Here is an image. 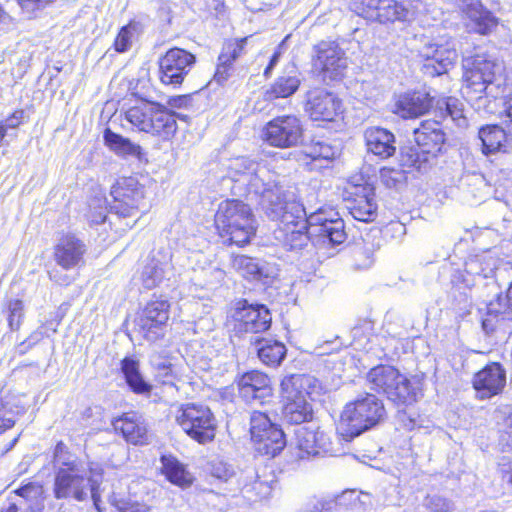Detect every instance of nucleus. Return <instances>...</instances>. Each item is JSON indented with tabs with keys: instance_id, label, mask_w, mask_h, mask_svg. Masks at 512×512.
<instances>
[{
	"instance_id": "nucleus-1",
	"label": "nucleus",
	"mask_w": 512,
	"mask_h": 512,
	"mask_svg": "<svg viewBox=\"0 0 512 512\" xmlns=\"http://www.w3.org/2000/svg\"><path fill=\"white\" fill-rule=\"evenodd\" d=\"M263 207L269 218L280 221L274 237L288 250H300L314 237L331 244H341L346 239L342 219L328 218L322 209L306 216L303 206L288 200L284 191L279 199L274 198Z\"/></svg>"
},
{
	"instance_id": "nucleus-2",
	"label": "nucleus",
	"mask_w": 512,
	"mask_h": 512,
	"mask_svg": "<svg viewBox=\"0 0 512 512\" xmlns=\"http://www.w3.org/2000/svg\"><path fill=\"white\" fill-rule=\"evenodd\" d=\"M462 69L463 93L470 99L475 96L478 108L484 98L497 99L504 93V66L497 59L487 55L464 57Z\"/></svg>"
},
{
	"instance_id": "nucleus-3",
	"label": "nucleus",
	"mask_w": 512,
	"mask_h": 512,
	"mask_svg": "<svg viewBox=\"0 0 512 512\" xmlns=\"http://www.w3.org/2000/svg\"><path fill=\"white\" fill-rule=\"evenodd\" d=\"M462 69L463 93L470 99L475 96L478 108L484 98L497 99L504 93V66L497 59L487 55L464 57Z\"/></svg>"
},
{
	"instance_id": "nucleus-4",
	"label": "nucleus",
	"mask_w": 512,
	"mask_h": 512,
	"mask_svg": "<svg viewBox=\"0 0 512 512\" xmlns=\"http://www.w3.org/2000/svg\"><path fill=\"white\" fill-rule=\"evenodd\" d=\"M102 468L93 464L89 468L72 462L60 468L55 477L54 493L57 499L73 497L78 501L87 498L88 491L96 503L99 499L98 487L102 482Z\"/></svg>"
},
{
	"instance_id": "nucleus-5",
	"label": "nucleus",
	"mask_w": 512,
	"mask_h": 512,
	"mask_svg": "<svg viewBox=\"0 0 512 512\" xmlns=\"http://www.w3.org/2000/svg\"><path fill=\"white\" fill-rule=\"evenodd\" d=\"M385 415L384 404L377 396L360 394L345 405L337 429L344 438L352 439L378 424Z\"/></svg>"
},
{
	"instance_id": "nucleus-6",
	"label": "nucleus",
	"mask_w": 512,
	"mask_h": 512,
	"mask_svg": "<svg viewBox=\"0 0 512 512\" xmlns=\"http://www.w3.org/2000/svg\"><path fill=\"white\" fill-rule=\"evenodd\" d=\"M228 174L232 180L245 183L251 192L260 195L263 206L272 203L274 198L279 199L283 192L278 186L277 175L274 172L265 164L247 157L232 159L228 166Z\"/></svg>"
},
{
	"instance_id": "nucleus-7",
	"label": "nucleus",
	"mask_w": 512,
	"mask_h": 512,
	"mask_svg": "<svg viewBox=\"0 0 512 512\" xmlns=\"http://www.w3.org/2000/svg\"><path fill=\"white\" fill-rule=\"evenodd\" d=\"M254 222L250 207L235 199L221 202L215 215L220 236L238 246L250 242L255 233Z\"/></svg>"
},
{
	"instance_id": "nucleus-8",
	"label": "nucleus",
	"mask_w": 512,
	"mask_h": 512,
	"mask_svg": "<svg viewBox=\"0 0 512 512\" xmlns=\"http://www.w3.org/2000/svg\"><path fill=\"white\" fill-rule=\"evenodd\" d=\"M317 380L310 375L292 374L280 383L284 419L292 424H301L312 418V406L306 396L316 388Z\"/></svg>"
},
{
	"instance_id": "nucleus-9",
	"label": "nucleus",
	"mask_w": 512,
	"mask_h": 512,
	"mask_svg": "<svg viewBox=\"0 0 512 512\" xmlns=\"http://www.w3.org/2000/svg\"><path fill=\"white\" fill-rule=\"evenodd\" d=\"M125 119L140 132L171 138L177 131L175 114L165 106L147 100H138L125 111Z\"/></svg>"
},
{
	"instance_id": "nucleus-10",
	"label": "nucleus",
	"mask_w": 512,
	"mask_h": 512,
	"mask_svg": "<svg viewBox=\"0 0 512 512\" xmlns=\"http://www.w3.org/2000/svg\"><path fill=\"white\" fill-rule=\"evenodd\" d=\"M367 381L376 391H382L396 404L410 405L417 399V391L410 380L393 366L380 365L367 374Z\"/></svg>"
},
{
	"instance_id": "nucleus-11",
	"label": "nucleus",
	"mask_w": 512,
	"mask_h": 512,
	"mask_svg": "<svg viewBox=\"0 0 512 512\" xmlns=\"http://www.w3.org/2000/svg\"><path fill=\"white\" fill-rule=\"evenodd\" d=\"M111 211L119 218H130L133 224L146 211L145 188L134 177L118 179L110 191Z\"/></svg>"
},
{
	"instance_id": "nucleus-12",
	"label": "nucleus",
	"mask_w": 512,
	"mask_h": 512,
	"mask_svg": "<svg viewBox=\"0 0 512 512\" xmlns=\"http://www.w3.org/2000/svg\"><path fill=\"white\" fill-rule=\"evenodd\" d=\"M175 418L182 430L197 442L204 444L214 439L216 420L207 406L194 403L182 405Z\"/></svg>"
},
{
	"instance_id": "nucleus-13",
	"label": "nucleus",
	"mask_w": 512,
	"mask_h": 512,
	"mask_svg": "<svg viewBox=\"0 0 512 512\" xmlns=\"http://www.w3.org/2000/svg\"><path fill=\"white\" fill-rule=\"evenodd\" d=\"M351 10L366 20L379 23L405 22L413 12L397 0H353Z\"/></svg>"
},
{
	"instance_id": "nucleus-14",
	"label": "nucleus",
	"mask_w": 512,
	"mask_h": 512,
	"mask_svg": "<svg viewBox=\"0 0 512 512\" xmlns=\"http://www.w3.org/2000/svg\"><path fill=\"white\" fill-rule=\"evenodd\" d=\"M302 137L303 127L295 115L275 117L262 130V139L277 148L295 147L302 141Z\"/></svg>"
},
{
	"instance_id": "nucleus-15",
	"label": "nucleus",
	"mask_w": 512,
	"mask_h": 512,
	"mask_svg": "<svg viewBox=\"0 0 512 512\" xmlns=\"http://www.w3.org/2000/svg\"><path fill=\"white\" fill-rule=\"evenodd\" d=\"M421 54L426 59L423 72L431 77L446 74L458 59L456 41L450 37L426 43Z\"/></svg>"
},
{
	"instance_id": "nucleus-16",
	"label": "nucleus",
	"mask_w": 512,
	"mask_h": 512,
	"mask_svg": "<svg viewBox=\"0 0 512 512\" xmlns=\"http://www.w3.org/2000/svg\"><path fill=\"white\" fill-rule=\"evenodd\" d=\"M196 57L181 48L168 50L159 60L160 80L164 85L180 86L195 65Z\"/></svg>"
},
{
	"instance_id": "nucleus-17",
	"label": "nucleus",
	"mask_w": 512,
	"mask_h": 512,
	"mask_svg": "<svg viewBox=\"0 0 512 512\" xmlns=\"http://www.w3.org/2000/svg\"><path fill=\"white\" fill-rule=\"evenodd\" d=\"M457 7L468 32L487 35L498 25L497 18L480 0H458Z\"/></svg>"
},
{
	"instance_id": "nucleus-18",
	"label": "nucleus",
	"mask_w": 512,
	"mask_h": 512,
	"mask_svg": "<svg viewBox=\"0 0 512 512\" xmlns=\"http://www.w3.org/2000/svg\"><path fill=\"white\" fill-rule=\"evenodd\" d=\"M315 66L320 69L324 80H339L348 68L344 51L335 42H321L316 47Z\"/></svg>"
},
{
	"instance_id": "nucleus-19",
	"label": "nucleus",
	"mask_w": 512,
	"mask_h": 512,
	"mask_svg": "<svg viewBox=\"0 0 512 512\" xmlns=\"http://www.w3.org/2000/svg\"><path fill=\"white\" fill-rule=\"evenodd\" d=\"M348 209L354 219L371 222L377 216L378 204L374 188L367 184H350L346 189Z\"/></svg>"
},
{
	"instance_id": "nucleus-20",
	"label": "nucleus",
	"mask_w": 512,
	"mask_h": 512,
	"mask_svg": "<svg viewBox=\"0 0 512 512\" xmlns=\"http://www.w3.org/2000/svg\"><path fill=\"white\" fill-rule=\"evenodd\" d=\"M341 108V100L323 88L307 92L305 111L314 121H333L340 114Z\"/></svg>"
},
{
	"instance_id": "nucleus-21",
	"label": "nucleus",
	"mask_w": 512,
	"mask_h": 512,
	"mask_svg": "<svg viewBox=\"0 0 512 512\" xmlns=\"http://www.w3.org/2000/svg\"><path fill=\"white\" fill-rule=\"evenodd\" d=\"M170 303L167 300H152L143 309L140 327L149 341H156L163 336L169 319Z\"/></svg>"
},
{
	"instance_id": "nucleus-22",
	"label": "nucleus",
	"mask_w": 512,
	"mask_h": 512,
	"mask_svg": "<svg viewBox=\"0 0 512 512\" xmlns=\"http://www.w3.org/2000/svg\"><path fill=\"white\" fill-rule=\"evenodd\" d=\"M240 396L247 402L263 404L273 396L271 379L267 374L253 370L244 373L238 380Z\"/></svg>"
},
{
	"instance_id": "nucleus-23",
	"label": "nucleus",
	"mask_w": 512,
	"mask_h": 512,
	"mask_svg": "<svg viewBox=\"0 0 512 512\" xmlns=\"http://www.w3.org/2000/svg\"><path fill=\"white\" fill-rule=\"evenodd\" d=\"M432 97L425 91H407L393 98L392 112L403 119L417 118L429 111Z\"/></svg>"
},
{
	"instance_id": "nucleus-24",
	"label": "nucleus",
	"mask_w": 512,
	"mask_h": 512,
	"mask_svg": "<svg viewBox=\"0 0 512 512\" xmlns=\"http://www.w3.org/2000/svg\"><path fill=\"white\" fill-rule=\"evenodd\" d=\"M473 387L480 399L498 395L506 384V372L499 363H491L473 377Z\"/></svg>"
},
{
	"instance_id": "nucleus-25",
	"label": "nucleus",
	"mask_w": 512,
	"mask_h": 512,
	"mask_svg": "<svg viewBox=\"0 0 512 512\" xmlns=\"http://www.w3.org/2000/svg\"><path fill=\"white\" fill-rule=\"evenodd\" d=\"M234 318L237 329L247 333L264 332L271 324L270 312L264 305L243 304L237 308Z\"/></svg>"
},
{
	"instance_id": "nucleus-26",
	"label": "nucleus",
	"mask_w": 512,
	"mask_h": 512,
	"mask_svg": "<svg viewBox=\"0 0 512 512\" xmlns=\"http://www.w3.org/2000/svg\"><path fill=\"white\" fill-rule=\"evenodd\" d=\"M414 140L424 154L435 156L445 142V133L436 120H425L414 130Z\"/></svg>"
},
{
	"instance_id": "nucleus-27",
	"label": "nucleus",
	"mask_w": 512,
	"mask_h": 512,
	"mask_svg": "<svg viewBox=\"0 0 512 512\" xmlns=\"http://www.w3.org/2000/svg\"><path fill=\"white\" fill-rule=\"evenodd\" d=\"M85 251V245L79 239L72 235H66L56 245L54 256L57 264L68 270L83 262Z\"/></svg>"
},
{
	"instance_id": "nucleus-28",
	"label": "nucleus",
	"mask_w": 512,
	"mask_h": 512,
	"mask_svg": "<svg viewBox=\"0 0 512 512\" xmlns=\"http://www.w3.org/2000/svg\"><path fill=\"white\" fill-rule=\"evenodd\" d=\"M297 446L304 454L318 455L330 450L331 441L328 435L319 428L301 427L296 431Z\"/></svg>"
},
{
	"instance_id": "nucleus-29",
	"label": "nucleus",
	"mask_w": 512,
	"mask_h": 512,
	"mask_svg": "<svg viewBox=\"0 0 512 512\" xmlns=\"http://www.w3.org/2000/svg\"><path fill=\"white\" fill-rule=\"evenodd\" d=\"M116 432H121L127 442L144 444L147 442V426L142 416L137 413H126L112 422Z\"/></svg>"
},
{
	"instance_id": "nucleus-30",
	"label": "nucleus",
	"mask_w": 512,
	"mask_h": 512,
	"mask_svg": "<svg viewBox=\"0 0 512 512\" xmlns=\"http://www.w3.org/2000/svg\"><path fill=\"white\" fill-rule=\"evenodd\" d=\"M364 138L369 152L382 159L391 157L395 151L393 133L381 127H370L365 130Z\"/></svg>"
},
{
	"instance_id": "nucleus-31",
	"label": "nucleus",
	"mask_w": 512,
	"mask_h": 512,
	"mask_svg": "<svg viewBox=\"0 0 512 512\" xmlns=\"http://www.w3.org/2000/svg\"><path fill=\"white\" fill-rule=\"evenodd\" d=\"M482 152L486 155L496 152H507L511 147L512 138L498 125H487L479 130Z\"/></svg>"
},
{
	"instance_id": "nucleus-32",
	"label": "nucleus",
	"mask_w": 512,
	"mask_h": 512,
	"mask_svg": "<svg viewBox=\"0 0 512 512\" xmlns=\"http://www.w3.org/2000/svg\"><path fill=\"white\" fill-rule=\"evenodd\" d=\"M247 40L248 37H245L239 40H230L224 44L222 52L218 58L219 63L214 75V78L218 83H222L228 79V71L232 63L243 53Z\"/></svg>"
},
{
	"instance_id": "nucleus-33",
	"label": "nucleus",
	"mask_w": 512,
	"mask_h": 512,
	"mask_svg": "<svg viewBox=\"0 0 512 512\" xmlns=\"http://www.w3.org/2000/svg\"><path fill=\"white\" fill-rule=\"evenodd\" d=\"M105 144L116 155L123 158H135L142 160L144 154L140 145L132 142L130 139L123 137L120 134L106 129L104 132Z\"/></svg>"
},
{
	"instance_id": "nucleus-34",
	"label": "nucleus",
	"mask_w": 512,
	"mask_h": 512,
	"mask_svg": "<svg viewBox=\"0 0 512 512\" xmlns=\"http://www.w3.org/2000/svg\"><path fill=\"white\" fill-rule=\"evenodd\" d=\"M161 464L162 473L171 483L182 488L191 485L193 481L192 475L175 457L171 455H164L161 457Z\"/></svg>"
},
{
	"instance_id": "nucleus-35",
	"label": "nucleus",
	"mask_w": 512,
	"mask_h": 512,
	"mask_svg": "<svg viewBox=\"0 0 512 512\" xmlns=\"http://www.w3.org/2000/svg\"><path fill=\"white\" fill-rule=\"evenodd\" d=\"M257 445V450L265 455L276 456L286 445L285 436L278 425H274L263 433V437L252 438Z\"/></svg>"
},
{
	"instance_id": "nucleus-36",
	"label": "nucleus",
	"mask_w": 512,
	"mask_h": 512,
	"mask_svg": "<svg viewBox=\"0 0 512 512\" xmlns=\"http://www.w3.org/2000/svg\"><path fill=\"white\" fill-rule=\"evenodd\" d=\"M257 445V450L265 455L276 456L286 445L285 436L278 425H274L263 433V437L252 438Z\"/></svg>"
},
{
	"instance_id": "nucleus-37",
	"label": "nucleus",
	"mask_w": 512,
	"mask_h": 512,
	"mask_svg": "<svg viewBox=\"0 0 512 512\" xmlns=\"http://www.w3.org/2000/svg\"><path fill=\"white\" fill-rule=\"evenodd\" d=\"M300 83L301 81L297 75L280 76L264 92V98L269 101L277 98H287L298 90Z\"/></svg>"
},
{
	"instance_id": "nucleus-38",
	"label": "nucleus",
	"mask_w": 512,
	"mask_h": 512,
	"mask_svg": "<svg viewBox=\"0 0 512 512\" xmlns=\"http://www.w3.org/2000/svg\"><path fill=\"white\" fill-rule=\"evenodd\" d=\"M121 369L127 384L133 392L138 394H148L151 391L152 386L141 376L139 372V365L136 361L125 358L122 361Z\"/></svg>"
},
{
	"instance_id": "nucleus-39",
	"label": "nucleus",
	"mask_w": 512,
	"mask_h": 512,
	"mask_svg": "<svg viewBox=\"0 0 512 512\" xmlns=\"http://www.w3.org/2000/svg\"><path fill=\"white\" fill-rule=\"evenodd\" d=\"M258 345V357L266 365L278 366L286 355V348L279 341L262 340Z\"/></svg>"
},
{
	"instance_id": "nucleus-40",
	"label": "nucleus",
	"mask_w": 512,
	"mask_h": 512,
	"mask_svg": "<svg viewBox=\"0 0 512 512\" xmlns=\"http://www.w3.org/2000/svg\"><path fill=\"white\" fill-rule=\"evenodd\" d=\"M436 106L441 117L449 116L457 126H466L467 121L463 113V103L459 99L454 97L443 98L437 101Z\"/></svg>"
},
{
	"instance_id": "nucleus-41",
	"label": "nucleus",
	"mask_w": 512,
	"mask_h": 512,
	"mask_svg": "<svg viewBox=\"0 0 512 512\" xmlns=\"http://www.w3.org/2000/svg\"><path fill=\"white\" fill-rule=\"evenodd\" d=\"M497 267V260L490 254L470 257L465 263V272L469 275L489 277Z\"/></svg>"
},
{
	"instance_id": "nucleus-42",
	"label": "nucleus",
	"mask_w": 512,
	"mask_h": 512,
	"mask_svg": "<svg viewBox=\"0 0 512 512\" xmlns=\"http://www.w3.org/2000/svg\"><path fill=\"white\" fill-rule=\"evenodd\" d=\"M165 266L160 261L152 258L143 266L140 272V281L146 289H152L159 285L164 278Z\"/></svg>"
},
{
	"instance_id": "nucleus-43",
	"label": "nucleus",
	"mask_w": 512,
	"mask_h": 512,
	"mask_svg": "<svg viewBox=\"0 0 512 512\" xmlns=\"http://www.w3.org/2000/svg\"><path fill=\"white\" fill-rule=\"evenodd\" d=\"M232 267L245 278H257L262 273L259 262L245 255H237L232 259Z\"/></svg>"
},
{
	"instance_id": "nucleus-44",
	"label": "nucleus",
	"mask_w": 512,
	"mask_h": 512,
	"mask_svg": "<svg viewBox=\"0 0 512 512\" xmlns=\"http://www.w3.org/2000/svg\"><path fill=\"white\" fill-rule=\"evenodd\" d=\"M272 490V482L257 479L252 484L245 486L243 493L249 501L256 502L267 499L271 495Z\"/></svg>"
},
{
	"instance_id": "nucleus-45",
	"label": "nucleus",
	"mask_w": 512,
	"mask_h": 512,
	"mask_svg": "<svg viewBox=\"0 0 512 512\" xmlns=\"http://www.w3.org/2000/svg\"><path fill=\"white\" fill-rule=\"evenodd\" d=\"M19 410L8 400H0V435L14 427Z\"/></svg>"
},
{
	"instance_id": "nucleus-46",
	"label": "nucleus",
	"mask_w": 512,
	"mask_h": 512,
	"mask_svg": "<svg viewBox=\"0 0 512 512\" xmlns=\"http://www.w3.org/2000/svg\"><path fill=\"white\" fill-rule=\"evenodd\" d=\"M274 425L266 413L254 411L250 418L251 438L263 437V433Z\"/></svg>"
},
{
	"instance_id": "nucleus-47",
	"label": "nucleus",
	"mask_w": 512,
	"mask_h": 512,
	"mask_svg": "<svg viewBox=\"0 0 512 512\" xmlns=\"http://www.w3.org/2000/svg\"><path fill=\"white\" fill-rule=\"evenodd\" d=\"M304 154L315 160H331L335 156L334 149L327 143L314 142L304 148Z\"/></svg>"
},
{
	"instance_id": "nucleus-48",
	"label": "nucleus",
	"mask_w": 512,
	"mask_h": 512,
	"mask_svg": "<svg viewBox=\"0 0 512 512\" xmlns=\"http://www.w3.org/2000/svg\"><path fill=\"white\" fill-rule=\"evenodd\" d=\"M7 321L11 330L19 329L24 317V304L20 299H11L6 306Z\"/></svg>"
},
{
	"instance_id": "nucleus-49",
	"label": "nucleus",
	"mask_w": 512,
	"mask_h": 512,
	"mask_svg": "<svg viewBox=\"0 0 512 512\" xmlns=\"http://www.w3.org/2000/svg\"><path fill=\"white\" fill-rule=\"evenodd\" d=\"M136 31L133 24L122 27L114 41L115 50L120 53L128 51L136 39Z\"/></svg>"
},
{
	"instance_id": "nucleus-50",
	"label": "nucleus",
	"mask_w": 512,
	"mask_h": 512,
	"mask_svg": "<svg viewBox=\"0 0 512 512\" xmlns=\"http://www.w3.org/2000/svg\"><path fill=\"white\" fill-rule=\"evenodd\" d=\"M15 493L30 503V506H38L42 499L44 490L38 483H27L15 490Z\"/></svg>"
},
{
	"instance_id": "nucleus-51",
	"label": "nucleus",
	"mask_w": 512,
	"mask_h": 512,
	"mask_svg": "<svg viewBox=\"0 0 512 512\" xmlns=\"http://www.w3.org/2000/svg\"><path fill=\"white\" fill-rule=\"evenodd\" d=\"M424 506L430 512H450L453 510V503L439 495H428L424 500Z\"/></svg>"
},
{
	"instance_id": "nucleus-52",
	"label": "nucleus",
	"mask_w": 512,
	"mask_h": 512,
	"mask_svg": "<svg viewBox=\"0 0 512 512\" xmlns=\"http://www.w3.org/2000/svg\"><path fill=\"white\" fill-rule=\"evenodd\" d=\"M107 217V208L105 205V200L102 198L94 199L90 204V210L88 213V219L90 223L93 224H101L105 222Z\"/></svg>"
},
{
	"instance_id": "nucleus-53",
	"label": "nucleus",
	"mask_w": 512,
	"mask_h": 512,
	"mask_svg": "<svg viewBox=\"0 0 512 512\" xmlns=\"http://www.w3.org/2000/svg\"><path fill=\"white\" fill-rule=\"evenodd\" d=\"M487 310V317L483 320L482 325L486 331H493L495 329L494 319L497 320L498 316L504 314L506 309L500 303L491 302Z\"/></svg>"
},
{
	"instance_id": "nucleus-54",
	"label": "nucleus",
	"mask_w": 512,
	"mask_h": 512,
	"mask_svg": "<svg viewBox=\"0 0 512 512\" xmlns=\"http://www.w3.org/2000/svg\"><path fill=\"white\" fill-rule=\"evenodd\" d=\"M234 471L228 464L217 461L212 464L211 474L217 479L227 481L232 475Z\"/></svg>"
},
{
	"instance_id": "nucleus-55",
	"label": "nucleus",
	"mask_w": 512,
	"mask_h": 512,
	"mask_svg": "<svg viewBox=\"0 0 512 512\" xmlns=\"http://www.w3.org/2000/svg\"><path fill=\"white\" fill-rule=\"evenodd\" d=\"M54 0H19L21 9L28 15L34 14L36 11L45 8Z\"/></svg>"
},
{
	"instance_id": "nucleus-56",
	"label": "nucleus",
	"mask_w": 512,
	"mask_h": 512,
	"mask_svg": "<svg viewBox=\"0 0 512 512\" xmlns=\"http://www.w3.org/2000/svg\"><path fill=\"white\" fill-rule=\"evenodd\" d=\"M174 370L170 363L163 362L157 366L156 377L163 384H172Z\"/></svg>"
},
{
	"instance_id": "nucleus-57",
	"label": "nucleus",
	"mask_w": 512,
	"mask_h": 512,
	"mask_svg": "<svg viewBox=\"0 0 512 512\" xmlns=\"http://www.w3.org/2000/svg\"><path fill=\"white\" fill-rule=\"evenodd\" d=\"M502 480L512 486V460L504 457L499 463Z\"/></svg>"
},
{
	"instance_id": "nucleus-58",
	"label": "nucleus",
	"mask_w": 512,
	"mask_h": 512,
	"mask_svg": "<svg viewBox=\"0 0 512 512\" xmlns=\"http://www.w3.org/2000/svg\"><path fill=\"white\" fill-rule=\"evenodd\" d=\"M288 36L278 45L277 47V50L274 52L268 66L266 67L265 71H264V74L267 76L271 70L276 66V64L278 63L279 61V58L282 54V51L284 49V46H285V42L287 40Z\"/></svg>"
},
{
	"instance_id": "nucleus-59",
	"label": "nucleus",
	"mask_w": 512,
	"mask_h": 512,
	"mask_svg": "<svg viewBox=\"0 0 512 512\" xmlns=\"http://www.w3.org/2000/svg\"><path fill=\"white\" fill-rule=\"evenodd\" d=\"M24 116L23 110L15 111L11 116H9L5 121L6 128H16L21 124V121Z\"/></svg>"
},
{
	"instance_id": "nucleus-60",
	"label": "nucleus",
	"mask_w": 512,
	"mask_h": 512,
	"mask_svg": "<svg viewBox=\"0 0 512 512\" xmlns=\"http://www.w3.org/2000/svg\"><path fill=\"white\" fill-rule=\"evenodd\" d=\"M209 273L210 278L207 283L211 286L221 283L225 278V272L220 268H213Z\"/></svg>"
},
{
	"instance_id": "nucleus-61",
	"label": "nucleus",
	"mask_w": 512,
	"mask_h": 512,
	"mask_svg": "<svg viewBox=\"0 0 512 512\" xmlns=\"http://www.w3.org/2000/svg\"><path fill=\"white\" fill-rule=\"evenodd\" d=\"M147 506L140 503H127L124 506L119 507V512H148Z\"/></svg>"
},
{
	"instance_id": "nucleus-62",
	"label": "nucleus",
	"mask_w": 512,
	"mask_h": 512,
	"mask_svg": "<svg viewBox=\"0 0 512 512\" xmlns=\"http://www.w3.org/2000/svg\"><path fill=\"white\" fill-rule=\"evenodd\" d=\"M502 438L506 445L512 448V414L506 418L505 430Z\"/></svg>"
},
{
	"instance_id": "nucleus-63",
	"label": "nucleus",
	"mask_w": 512,
	"mask_h": 512,
	"mask_svg": "<svg viewBox=\"0 0 512 512\" xmlns=\"http://www.w3.org/2000/svg\"><path fill=\"white\" fill-rule=\"evenodd\" d=\"M50 279L58 283L59 285H68L70 278L67 275H61L58 271L49 272Z\"/></svg>"
},
{
	"instance_id": "nucleus-64",
	"label": "nucleus",
	"mask_w": 512,
	"mask_h": 512,
	"mask_svg": "<svg viewBox=\"0 0 512 512\" xmlns=\"http://www.w3.org/2000/svg\"><path fill=\"white\" fill-rule=\"evenodd\" d=\"M503 122L506 125L512 124V99L506 103V107L504 109V114L502 115Z\"/></svg>"
}]
</instances>
